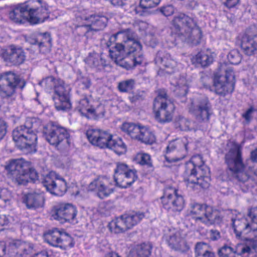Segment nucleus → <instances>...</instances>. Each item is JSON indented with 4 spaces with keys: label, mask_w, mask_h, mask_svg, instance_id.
I'll use <instances>...</instances> for the list:
<instances>
[{
    "label": "nucleus",
    "mask_w": 257,
    "mask_h": 257,
    "mask_svg": "<svg viewBox=\"0 0 257 257\" xmlns=\"http://www.w3.org/2000/svg\"><path fill=\"white\" fill-rule=\"evenodd\" d=\"M239 40L241 49L246 55H251L257 51V34H244L239 37Z\"/></svg>",
    "instance_id": "28"
},
{
    "label": "nucleus",
    "mask_w": 257,
    "mask_h": 257,
    "mask_svg": "<svg viewBox=\"0 0 257 257\" xmlns=\"http://www.w3.org/2000/svg\"><path fill=\"white\" fill-rule=\"evenodd\" d=\"M9 223V220L5 215H0V230H3L2 227Z\"/></svg>",
    "instance_id": "56"
},
{
    "label": "nucleus",
    "mask_w": 257,
    "mask_h": 257,
    "mask_svg": "<svg viewBox=\"0 0 257 257\" xmlns=\"http://www.w3.org/2000/svg\"><path fill=\"white\" fill-rule=\"evenodd\" d=\"M108 227L111 232L116 234L123 233L127 230L121 215L110 222Z\"/></svg>",
    "instance_id": "38"
},
{
    "label": "nucleus",
    "mask_w": 257,
    "mask_h": 257,
    "mask_svg": "<svg viewBox=\"0 0 257 257\" xmlns=\"http://www.w3.org/2000/svg\"><path fill=\"white\" fill-rule=\"evenodd\" d=\"M250 158L252 161L257 162V149L251 152Z\"/></svg>",
    "instance_id": "63"
},
{
    "label": "nucleus",
    "mask_w": 257,
    "mask_h": 257,
    "mask_svg": "<svg viewBox=\"0 0 257 257\" xmlns=\"http://www.w3.org/2000/svg\"><path fill=\"white\" fill-rule=\"evenodd\" d=\"M6 134V125L5 122L0 119V140H2Z\"/></svg>",
    "instance_id": "54"
},
{
    "label": "nucleus",
    "mask_w": 257,
    "mask_h": 257,
    "mask_svg": "<svg viewBox=\"0 0 257 257\" xmlns=\"http://www.w3.org/2000/svg\"><path fill=\"white\" fill-rule=\"evenodd\" d=\"M155 63L161 69H165L166 73L171 74L174 72L176 62L170 54L164 50L159 51L155 59Z\"/></svg>",
    "instance_id": "23"
},
{
    "label": "nucleus",
    "mask_w": 257,
    "mask_h": 257,
    "mask_svg": "<svg viewBox=\"0 0 257 257\" xmlns=\"http://www.w3.org/2000/svg\"><path fill=\"white\" fill-rule=\"evenodd\" d=\"M140 126L134 123L125 122L122 124L120 128L124 133L136 140L140 131Z\"/></svg>",
    "instance_id": "40"
},
{
    "label": "nucleus",
    "mask_w": 257,
    "mask_h": 257,
    "mask_svg": "<svg viewBox=\"0 0 257 257\" xmlns=\"http://www.w3.org/2000/svg\"><path fill=\"white\" fill-rule=\"evenodd\" d=\"M161 200L163 207L168 211L180 212L184 207L185 202L183 196L172 187L165 188Z\"/></svg>",
    "instance_id": "13"
},
{
    "label": "nucleus",
    "mask_w": 257,
    "mask_h": 257,
    "mask_svg": "<svg viewBox=\"0 0 257 257\" xmlns=\"http://www.w3.org/2000/svg\"><path fill=\"white\" fill-rule=\"evenodd\" d=\"M111 3L116 6H122L124 5V2L126 0H109Z\"/></svg>",
    "instance_id": "61"
},
{
    "label": "nucleus",
    "mask_w": 257,
    "mask_h": 257,
    "mask_svg": "<svg viewBox=\"0 0 257 257\" xmlns=\"http://www.w3.org/2000/svg\"><path fill=\"white\" fill-rule=\"evenodd\" d=\"M161 0H140L139 6L134 5L131 7L132 13L143 16L148 12V10L157 6Z\"/></svg>",
    "instance_id": "33"
},
{
    "label": "nucleus",
    "mask_w": 257,
    "mask_h": 257,
    "mask_svg": "<svg viewBox=\"0 0 257 257\" xmlns=\"http://www.w3.org/2000/svg\"><path fill=\"white\" fill-rule=\"evenodd\" d=\"M105 148L112 150L116 154L121 155L124 153L126 150V147L120 138L109 139L107 146Z\"/></svg>",
    "instance_id": "37"
},
{
    "label": "nucleus",
    "mask_w": 257,
    "mask_h": 257,
    "mask_svg": "<svg viewBox=\"0 0 257 257\" xmlns=\"http://www.w3.org/2000/svg\"><path fill=\"white\" fill-rule=\"evenodd\" d=\"M86 135L89 142L92 145L100 148H104L107 146V143L111 137L108 132L97 128L88 129Z\"/></svg>",
    "instance_id": "20"
},
{
    "label": "nucleus",
    "mask_w": 257,
    "mask_h": 257,
    "mask_svg": "<svg viewBox=\"0 0 257 257\" xmlns=\"http://www.w3.org/2000/svg\"><path fill=\"white\" fill-rule=\"evenodd\" d=\"M214 86L215 92L217 94L222 96L232 93L234 88V86L233 85L232 83L227 82L222 79L221 77L215 78Z\"/></svg>",
    "instance_id": "32"
},
{
    "label": "nucleus",
    "mask_w": 257,
    "mask_h": 257,
    "mask_svg": "<svg viewBox=\"0 0 257 257\" xmlns=\"http://www.w3.org/2000/svg\"><path fill=\"white\" fill-rule=\"evenodd\" d=\"M213 61V57L210 52L208 50L202 51L192 59L193 63L200 65L202 67H206L211 64Z\"/></svg>",
    "instance_id": "34"
},
{
    "label": "nucleus",
    "mask_w": 257,
    "mask_h": 257,
    "mask_svg": "<svg viewBox=\"0 0 257 257\" xmlns=\"http://www.w3.org/2000/svg\"><path fill=\"white\" fill-rule=\"evenodd\" d=\"M137 179V171L135 170L129 169L126 164L119 163L114 170V181L105 176H99L89 184L88 189L95 192L100 198L102 199L113 193L115 185L126 188Z\"/></svg>",
    "instance_id": "1"
},
{
    "label": "nucleus",
    "mask_w": 257,
    "mask_h": 257,
    "mask_svg": "<svg viewBox=\"0 0 257 257\" xmlns=\"http://www.w3.org/2000/svg\"><path fill=\"white\" fill-rule=\"evenodd\" d=\"M151 246L149 243H142L137 246L135 251L128 257H149L151 254Z\"/></svg>",
    "instance_id": "43"
},
{
    "label": "nucleus",
    "mask_w": 257,
    "mask_h": 257,
    "mask_svg": "<svg viewBox=\"0 0 257 257\" xmlns=\"http://www.w3.org/2000/svg\"><path fill=\"white\" fill-rule=\"evenodd\" d=\"M77 214L76 208L71 204L60 203L53 207L51 211V218L61 223L73 222Z\"/></svg>",
    "instance_id": "17"
},
{
    "label": "nucleus",
    "mask_w": 257,
    "mask_h": 257,
    "mask_svg": "<svg viewBox=\"0 0 257 257\" xmlns=\"http://www.w3.org/2000/svg\"><path fill=\"white\" fill-rule=\"evenodd\" d=\"M239 0H226L224 3L225 5L228 8H231L235 6Z\"/></svg>",
    "instance_id": "59"
},
{
    "label": "nucleus",
    "mask_w": 257,
    "mask_h": 257,
    "mask_svg": "<svg viewBox=\"0 0 257 257\" xmlns=\"http://www.w3.org/2000/svg\"><path fill=\"white\" fill-rule=\"evenodd\" d=\"M42 184L47 191L57 195H61L67 190L65 180L54 171L50 172L45 177Z\"/></svg>",
    "instance_id": "18"
},
{
    "label": "nucleus",
    "mask_w": 257,
    "mask_h": 257,
    "mask_svg": "<svg viewBox=\"0 0 257 257\" xmlns=\"http://www.w3.org/2000/svg\"><path fill=\"white\" fill-rule=\"evenodd\" d=\"M228 145L231 147L225 157L228 168V173L237 181L245 182L251 176L252 171L243 163L239 145L234 142H230Z\"/></svg>",
    "instance_id": "6"
},
{
    "label": "nucleus",
    "mask_w": 257,
    "mask_h": 257,
    "mask_svg": "<svg viewBox=\"0 0 257 257\" xmlns=\"http://www.w3.org/2000/svg\"><path fill=\"white\" fill-rule=\"evenodd\" d=\"M16 146L26 153L36 151L38 137L33 126L22 125L15 128L12 133Z\"/></svg>",
    "instance_id": "7"
},
{
    "label": "nucleus",
    "mask_w": 257,
    "mask_h": 257,
    "mask_svg": "<svg viewBox=\"0 0 257 257\" xmlns=\"http://www.w3.org/2000/svg\"><path fill=\"white\" fill-rule=\"evenodd\" d=\"M186 216L205 224L219 223L221 220L220 213L217 210L197 203L190 204Z\"/></svg>",
    "instance_id": "8"
},
{
    "label": "nucleus",
    "mask_w": 257,
    "mask_h": 257,
    "mask_svg": "<svg viewBox=\"0 0 257 257\" xmlns=\"http://www.w3.org/2000/svg\"><path fill=\"white\" fill-rule=\"evenodd\" d=\"M29 9L28 2L19 4L15 6L13 10L9 13V18L14 22L21 23L23 18L27 19V11Z\"/></svg>",
    "instance_id": "31"
},
{
    "label": "nucleus",
    "mask_w": 257,
    "mask_h": 257,
    "mask_svg": "<svg viewBox=\"0 0 257 257\" xmlns=\"http://www.w3.org/2000/svg\"><path fill=\"white\" fill-rule=\"evenodd\" d=\"M75 110L82 115L86 117L89 115L99 117L104 114V111L99 112L97 109H94L90 103L89 98L86 96L76 101Z\"/></svg>",
    "instance_id": "22"
},
{
    "label": "nucleus",
    "mask_w": 257,
    "mask_h": 257,
    "mask_svg": "<svg viewBox=\"0 0 257 257\" xmlns=\"http://www.w3.org/2000/svg\"><path fill=\"white\" fill-rule=\"evenodd\" d=\"M136 140L146 144H152L155 141V136L149 128L141 126L140 131Z\"/></svg>",
    "instance_id": "36"
},
{
    "label": "nucleus",
    "mask_w": 257,
    "mask_h": 257,
    "mask_svg": "<svg viewBox=\"0 0 257 257\" xmlns=\"http://www.w3.org/2000/svg\"><path fill=\"white\" fill-rule=\"evenodd\" d=\"M253 111V109L252 107L249 108L242 114L243 117L244 118L246 121H249L250 120L251 114Z\"/></svg>",
    "instance_id": "58"
},
{
    "label": "nucleus",
    "mask_w": 257,
    "mask_h": 257,
    "mask_svg": "<svg viewBox=\"0 0 257 257\" xmlns=\"http://www.w3.org/2000/svg\"><path fill=\"white\" fill-rule=\"evenodd\" d=\"M164 238L168 245L173 249L183 250L187 247L185 234L176 228L168 229Z\"/></svg>",
    "instance_id": "19"
},
{
    "label": "nucleus",
    "mask_w": 257,
    "mask_h": 257,
    "mask_svg": "<svg viewBox=\"0 0 257 257\" xmlns=\"http://www.w3.org/2000/svg\"><path fill=\"white\" fill-rule=\"evenodd\" d=\"M1 56L5 61L14 65L22 64L25 58L22 49L14 46H11L6 50H3Z\"/></svg>",
    "instance_id": "21"
},
{
    "label": "nucleus",
    "mask_w": 257,
    "mask_h": 257,
    "mask_svg": "<svg viewBox=\"0 0 257 257\" xmlns=\"http://www.w3.org/2000/svg\"><path fill=\"white\" fill-rule=\"evenodd\" d=\"M82 19L86 21L84 27L87 29V32L89 31H98L102 30L106 25L107 19L102 16L91 15L89 17H83Z\"/></svg>",
    "instance_id": "25"
},
{
    "label": "nucleus",
    "mask_w": 257,
    "mask_h": 257,
    "mask_svg": "<svg viewBox=\"0 0 257 257\" xmlns=\"http://www.w3.org/2000/svg\"><path fill=\"white\" fill-rule=\"evenodd\" d=\"M39 84L47 91L53 89L54 93L52 98L57 110L66 111L71 108V88L63 80L49 76L42 80Z\"/></svg>",
    "instance_id": "5"
},
{
    "label": "nucleus",
    "mask_w": 257,
    "mask_h": 257,
    "mask_svg": "<svg viewBox=\"0 0 257 257\" xmlns=\"http://www.w3.org/2000/svg\"><path fill=\"white\" fill-rule=\"evenodd\" d=\"M221 78L226 81L227 82H231L233 83V85H235V77L234 72L231 68H228L225 70V77H221Z\"/></svg>",
    "instance_id": "49"
},
{
    "label": "nucleus",
    "mask_w": 257,
    "mask_h": 257,
    "mask_svg": "<svg viewBox=\"0 0 257 257\" xmlns=\"http://www.w3.org/2000/svg\"><path fill=\"white\" fill-rule=\"evenodd\" d=\"M25 86V81L11 71L6 72L0 76V93L4 97L12 96L17 89H22Z\"/></svg>",
    "instance_id": "11"
},
{
    "label": "nucleus",
    "mask_w": 257,
    "mask_h": 257,
    "mask_svg": "<svg viewBox=\"0 0 257 257\" xmlns=\"http://www.w3.org/2000/svg\"><path fill=\"white\" fill-rule=\"evenodd\" d=\"M186 139H178L169 143L166 148L165 163L172 164L183 159L187 155Z\"/></svg>",
    "instance_id": "12"
},
{
    "label": "nucleus",
    "mask_w": 257,
    "mask_h": 257,
    "mask_svg": "<svg viewBox=\"0 0 257 257\" xmlns=\"http://www.w3.org/2000/svg\"><path fill=\"white\" fill-rule=\"evenodd\" d=\"M28 41L31 44L38 45L40 51L43 53L50 50L51 39L48 33L33 34L29 38Z\"/></svg>",
    "instance_id": "24"
},
{
    "label": "nucleus",
    "mask_w": 257,
    "mask_h": 257,
    "mask_svg": "<svg viewBox=\"0 0 257 257\" xmlns=\"http://www.w3.org/2000/svg\"><path fill=\"white\" fill-rule=\"evenodd\" d=\"M11 198V193L6 188L0 189V203L3 201L6 204H9Z\"/></svg>",
    "instance_id": "48"
},
{
    "label": "nucleus",
    "mask_w": 257,
    "mask_h": 257,
    "mask_svg": "<svg viewBox=\"0 0 257 257\" xmlns=\"http://www.w3.org/2000/svg\"><path fill=\"white\" fill-rule=\"evenodd\" d=\"M170 101L167 98V95L165 89H159L158 90V95L154 101V107H161L165 104H169Z\"/></svg>",
    "instance_id": "45"
},
{
    "label": "nucleus",
    "mask_w": 257,
    "mask_h": 257,
    "mask_svg": "<svg viewBox=\"0 0 257 257\" xmlns=\"http://www.w3.org/2000/svg\"><path fill=\"white\" fill-rule=\"evenodd\" d=\"M256 247L257 242L253 240H250L246 244L238 243L235 248L225 245L219 249L218 255L219 257H249Z\"/></svg>",
    "instance_id": "15"
},
{
    "label": "nucleus",
    "mask_w": 257,
    "mask_h": 257,
    "mask_svg": "<svg viewBox=\"0 0 257 257\" xmlns=\"http://www.w3.org/2000/svg\"><path fill=\"white\" fill-rule=\"evenodd\" d=\"M176 85L180 88H182L183 90V94H186L187 92L188 84L187 83V81L184 77L180 78L178 81L176 82Z\"/></svg>",
    "instance_id": "51"
},
{
    "label": "nucleus",
    "mask_w": 257,
    "mask_h": 257,
    "mask_svg": "<svg viewBox=\"0 0 257 257\" xmlns=\"http://www.w3.org/2000/svg\"><path fill=\"white\" fill-rule=\"evenodd\" d=\"M127 229L138 224L144 217L145 214L140 212H132L121 215Z\"/></svg>",
    "instance_id": "35"
},
{
    "label": "nucleus",
    "mask_w": 257,
    "mask_h": 257,
    "mask_svg": "<svg viewBox=\"0 0 257 257\" xmlns=\"http://www.w3.org/2000/svg\"><path fill=\"white\" fill-rule=\"evenodd\" d=\"M136 81L133 79L121 81L118 83L117 88L121 92L131 93L135 88Z\"/></svg>",
    "instance_id": "44"
},
{
    "label": "nucleus",
    "mask_w": 257,
    "mask_h": 257,
    "mask_svg": "<svg viewBox=\"0 0 257 257\" xmlns=\"http://www.w3.org/2000/svg\"><path fill=\"white\" fill-rule=\"evenodd\" d=\"M34 257H49V255L46 251H42L35 254Z\"/></svg>",
    "instance_id": "64"
},
{
    "label": "nucleus",
    "mask_w": 257,
    "mask_h": 257,
    "mask_svg": "<svg viewBox=\"0 0 257 257\" xmlns=\"http://www.w3.org/2000/svg\"><path fill=\"white\" fill-rule=\"evenodd\" d=\"M209 175V168L204 165L202 157L196 155L186 164L184 181L186 186L192 189L207 188L210 181Z\"/></svg>",
    "instance_id": "3"
},
{
    "label": "nucleus",
    "mask_w": 257,
    "mask_h": 257,
    "mask_svg": "<svg viewBox=\"0 0 257 257\" xmlns=\"http://www.w3.org/2000/svg\"><path fill=\"white\" fill-rule=\"evenodd\" d=\"M85 61L91 67H104L106 65L105 59L96 53H90Z\"/></svg>",
    "instance_id": "39"
},
{
    "label": "nucleus",
    "mask_w": 257,
    "mask_h": 257,
    "mask_svg": "<svg viewBox=\"0 0 257 257\" xmlns=\"http://www.w3.org/2000/svg\"><path fill=\"white\" fill-rule=\"evenodd\" d=\"M227 59L231 64H238L241 60V56L238 51L232 50L228 53Z\"/></svg>",
    "instance_id": "47"
},
{
    "label": "nucleus",
    "mask_w": 257,
    "mask_h": 257,
    "mask_svg": "<svg viewBox=\"0 0 257 257\" xmlns=\"http://www.w3.org/2000/svg\"><path fill=\"white\" fill-rule=\"evenodd\" d=\"M45 240L51 245L66 249L74 246L72 238L63 230L55 228L45 235Z\"/></svg>",
    "instance_id": "16"
},
{
    "label": "nucleus",
    "mask_w": 257,
    "mask_h": 257,
    "mask_svg": "<svg viewBox=\"0 0 257 257\" xmlns=\"http://www.w3.org/2000/svg\"><path fill=\"white\" fill-rule=\"evenodd\" d=\"M9 167L12 172H17L20 176L16 178L19 184H25L29 181V179L33 181L38 179V175L34 169L28 167L26 163L21 160H14L11 161Z\"/></svg>",
    "instance_id": "14"
},
{
    "label": "nucleus",
    "mask_w": 257,
    "mask_h": 257,
    "mask_svg": "<svg viewBox=\"0 0 257 257\" xmlns=\"http://www.w3.org/2000/svg\"><path fill=\"white\" fill-rule=\"evenodd\" d=\"M189 111L199 122H208L212 114L211 104L206 96H200L193 101Z\"/></svg>",
    "instance_id": "10"
},
{
    "label": "nucleus",
    "mask_w": 257,
    "mask_h": 257,
    "mask_svg": "<svg viewBox=\"0 0 257 257\" xmlns=\"http://www.w3.org/2000/svg\"><path fill=\"white\" fill-rule=\"evenodd\" d=\"M171 31L167 42L172 46H175L179 40L196 45L199 43L202 37L201 29L197 25L195 18L184 13H179L174 16Z\"/></svg>",
    "instance_id": "2"
},
{
    "label": "nucleus",
    "mask_w": 257,
    "mask_h": 257,
    "mask_svg": "<svg viewBox=\"0 0 257 257\" xmlns=\"http://www.w3.org/2000/svg\"><path fill=\"white\" fill-rule=\"evenodd\" d=\"M180 127L181 130H187L189 129L190 122L185 118H182L179 122Z\"/></svg>",
    "instance_id": "55"
},
{
    "label": "nucleus",
    "mask_w": 257,
    "mask_h": 257,
    "mask_svg": "<svg viewBox=\"0 0 257 257\" xmlns=\"http://www.w3.org/2000/svg\"><path fill=\"white\" fill-rule=\"evenodd\" d=\"M174 8L171 5H166L160 8V12L166 17L172 15L174 12Z\"/></svg>",
    "instance_id": "50"
},
{
    "label": "nucleus",
    "mask_w": 257,
    "mask_h": 257,
    "mask_svg": "<svg viewBox=\"0 0 257 257\" xmlns=\"http://www.w3.org/2000/svg\"><path fill=\"white\" fill-rule=\"evenodd\" d=\"M232 225L234 229L236 237L240 238L242 234H247L251 225L247 218L242 216L240 213H238L231 218Z\"/></svg>",
    "instance_id": "26"
},
{
    "label": "nucleus",
    "mask_w": 257,
    "mask_h": 257,
    "mask_svg": "<svg viewBox=\"0 0 257 257\" xmlns=\"http://www.w3.org/2000/svg\"><path fill=\"white\" fill-rule=\"evenodd\" d=\"M116 43L114 50H109V56L114 62L124 67L123 60L128 55L127 52L132 47L137 50L141 49V44L136 39L135 33L130 29L120 31L111 36L110 43Z\"/></svg>",
    "instance_id": "4"
},
{
    "label": "nucleus",
    "mask_w": 257,
    "mask_h": 257,
    "mask_svg": "<svg viewBox=\"0 0 257 257\" xmlns=\"http://www.w3.org/2000/svg\"><path fill=\"white\" fill-rule=\"evenodd\" d=\"M44 195L35 192L29 193L24 195L23 202L29 209H37L43 206L44 204Z\"/></svg>",
    "instance_id": "29"
},
{
    "label": "nucleus",
    "mask_w": 257,
    "mask_h": 257,
    "mask_svg": "<svg viewBox=\"0 0 257 257\" xmlns=\"http://www.w3.org/2000/svg\"><path fill=\"white\" fill-rule=\"evenodd\" d=\"M220 237L219 231L215 230H211L210 231V238L213 240H215L219 238Z\"/></svg>",
    "instance_id": "57"
},
{
    "label": "nucleus",
    "mask_w": 257,
    "mask_h": 257,
    "mask_svg": "<svg viewBox=\"0 0 257 257\" xmlns=\"http://www.w3.org/2000/svg\"><path fill=\"white\" fill-rule=\"evenodd\" d=\"M79 85L82 89H87L90 86V81L86 77H83L78 80Z\"/></svg>",
    "instance_id": "52"
},
{
    "label": "nucleus",
    "mask_w": 257,
    "mask_h": 257,
    "mask_svg": "<svg viewBox=\"0 0 257 257\" xmlns=\"http://www.w3.org/2000/svg\"><path fill=\"white\" fill-rule=\"evenodd\" d=\"M27 20L32 24L42 23L49 17L48 10L46 7L30 8L27 11Z\"/></svg>",
    "instance_id": "27"
},
{
    "label": "nucleus",
    "mask_w": 257,
    "mask_h": 257,
    "mask_svg": "<svg viewBox=\"0 0 257 257\" xmlns=\"http://www.w3.org/2000/svg\"><path fill=\"white\" fill-rule=\"evenodd\" d=\"M132 47L129 51L127 52L128 55H130L133 54V65L137 66V65H140L143 61V58L141 52L142 48L140 50H136ZM142 47L141 46V48Z\"/></svg>",
    "instance_id": "46"
},
{
    "label": "nucleus",
    "mask_w": 257,
    "mask_h": 257,
    "mask_svg": "<svg viewBox=\"0 0 257 257\" xmlns=\"http://www.w3.org/2000/svg\"><path fill=\"white\" fill-rule=\"evenodd\" d=\"M195 257H215V255L207 243L198 242L195 246Z\"/></svg>",
    "instance_id": "41"
},
{
    "label": "nucleus",
    "mask_w": 257,
    "mask_h": 257,
    "mask_svg": "<svg viewBox=\"0 0 257 257\" xmlns=\"http://www.w3.org/2000/svg\"><path fill=\"white\" fill-rule=\"evenodd\" d=\"M23 242V241H22L21 240H15L11 242L10 245L14 248L20 249Z\"/></svg>",
    "instance_id": "60"
},
{
    "label": "nucleus",
    "mask_w": 257,
    "mask_h": 257,
    "mask_svg": "<svg viewBox=\"0 0 257 257\" xmlns=\"http://www.w3.org/2000/svg\"><path fill=\"white\" fill-rule=\"evenodd\" d=\"M6 245L3 242H0V257L4 256L6 253Z\"/></svg>",
    "instance_id": "62"
},
{
    "label": "nucleus",
    "mask_w": 257,
    "mask_h": 257,
    "mask_svg": "<svg viewBox=\"0 0 257 257\" xmlns=\"http://www.w3.org/2000/svg\"><path fill=\"white\" fill-rule=\"evenodd\" d=\"M43 134L47 141L51 145L60 149L69 146L70 135L64 127L50 122L44 127Z\"/></svg>",
    "instance_id": "9"
},
{
    "label": "nucleus",
    "mask_w": 257,
    "mask_h": 257,
    "mask_svg": "<svg viewBox=\"0 0 257 257\" xmlns=\"http://www.w3.org/2000/svg\"><path fill=\"white\" fill-rule=\"evenodd\" d=\"M32 250V247L30 244L27 243L25 242H23L21 246V248L19 249L20 251L23 253L24 254L29 253Z\"/></svg>",
    "instance_id": "53"
},
{
    "label": "nucleus",
    "mask_w": 257,
    "mask_h": 257,
    "mask_svg": "<svg viewBox=\"0 0 257 257\" xmlns=\"http://www.w3.org/2000/svg\"><path fill=\"white\" fill-rule=\"evenodd\" d=\"M133 161L141 166L152 168L153 162L151 156L147 153L141 152L137 153L133 158Z\"/></svg>",
    "instance_id": "42"
},
{
    "label": "nucleus",
    "mask_w": 257,
    "mask_h": 257,
    "mask_svg": "<svg viewBox=\"0 0 257 257\" xmlns=\"http://www.w3.org/2000/svg\"><path fill=\"white\" fill-rule=\"evenodd\" d=\"M173 108L174 106L171 103L163 104L161 107H154L155 119L161 123L170 121L172 118L171 111Z\"/></svg>",
    "instance_id": "30"
}]
</instances>
